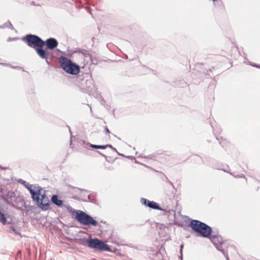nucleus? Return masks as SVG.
I'll return each mask as SVG.
<instances>
[{
    "label": "nucleus",
    "mask_w": 260,
    "mask_h": 260,
    "mask_svg": "<svg viewBox=\"0 0 260 260\" xmlns=\"http://www.w3.org/2000/svg\"><path fill=\"white\" fill-rule=\"evenodd\" d=\"M22 40L28 46L33 48L34 49L36 48L43 49V47L45 45L47 49L53 50L57 47L58 44L57 41L55 38H50L46 41H43L39 36L32 34L25 35L22 38Z\"/></svg>",
    "instance_id": "obj_1"
},
{
    "label": "nucleus",
    "mask_w": 260,
    "mask_h": 260,
    "mask_svg": "<svg viewBox=\"0 0 260 260\" xmlns=\"http://www.w3.org/2000/svg\"><path fill=\"white\" fill-rule=\"evenodd\" d=\"M66 207L72 215L75 214V218L81 224L89 226H96L98 225V221L86 212L80 210H76L69 205L66 206Z\"/></svg>",
    "instance_id": "obj_2"
},
{
    "label": "nucleus",
    "mask_w": 260,
    "mask_h": 260,
    "mask_svg": "<svg viewBox=\"0 0 260 260\" xmlns=\"http://www.w3.org/2000/svg\"><path fill=\"white\" fill-rule=\"evenodd\" d=\"M62 69L67 73L77 75L80 72V67L66 56H61L58 58Z\"/></svg>",
    "instance_id": "obj_3"
},
{
    "label": "nucleus",
    "mask_w": 260,
    "mask_h": 260,
    "mask_svg": "<svg viewBox=\"0 0 260 260\" xmlns=\"http://www.w3.org/2000/svg\"><path fill=\"white\" fill-rule=\"evenodd\" d=\"M84 243H87L90 248L95 250L102 251H111V249L107 244L97 238L90 239L85 241H83L81 244L84 245Z\"/></svg>",
    "instance_id": "obj_4"
},
{
    "label": "nucleus",
    "mask_w": 260,
    "mask_h": 260,
    "mask_svg": "<svg viewBox=\"0 0 260 260\" xmlns=\"http://www.w3.org/2000/svg\"><path fill=\"white\" fill-rule=\"evenodd\" d=\"M19 182L23 184L25 187L29 190L31 196L33 201L36 203L39 202V196L41 194V191L43 190L42 188L38 185L30 184L22 179H20Z\"/></svg>",
    "instance_id": "obj_5"
},
{
    "label": "nucleus",
    "mask_w": 260,
    "mask_h": 260,
    "mask_svg": "<svg viewBox=\"0 0 260 260\" xmlns=\"http://www.w3.org/2000/svg\"><path fill=\"white\" fill-rule=\"evenodd\" d=\"M211 240L212 243L216 247V249L223 252L224 249L222 248V245H223V240L221 236L219 234H213L211 235L210 237H208Z\"/></svg>",
    "instance_id": "obj_6"
},
{
    "label": "nucleus",
    "mask_w": 260,
    "mask_h": 260,
    "mask_svg": "<svg viewBox=\"0 0 260 260\" xmlns=\"http://www.w3.org/2000/svg\"><path fill=\"white\" fill-rule=\"evenodd\" d=\"M42 191V190L41 192ZM40 196H41V198H39V202L36 203L42 209L47 210L50 207L48 198L47 197L45 192L43 194L41 193Z\"/></svg>",
    "instance_id": "obj_7"
},
{
    "label": "nucleus",
    "mask_w": 260,
    "mask_h": 260,
    "mask_svg": "<svg viewBox=\"0 0 260 260\" xmlns=\"http://www.w3.org/2000/svg\"><path fill=\"white\" fill-rule=\"evenodd\" d=\"M212 232V230L211 227L204 223L203 225L201 226V228L200 229V230L197 232V233L199 234L200 236L203 237L207 238L210 237Z\"/></svg>",
    "instance_id": "obj_8"
},
{
    "label": "nucleus",
    "mask_w": 260,
    "mask_h": 260,
    "mask_svg": "<svg viewBox=\"0 0 260 260\" xmlns=\"http://www.w3.org/2000/svg\"><path fill=\"white\" fill-rule=\"evenodd\" d=\"M141 203L142 204L144 205L146 207H149L153 209L158 210L160 211H165L166 210L160 207L158 204L154 202L150 201L144 198L141 199Z\"/></svg>",
    "instance_id": "obj_9"
},
{
    "label": "nucleus",
    "mask_w": 260,
    "mask_h": 260,
    "mask_svg": "<svg viewBox=\"0 0 260 260\" xmlns=\"http://www.w3.org/2000/svg\"><path fill=\"white\" fill-rule=\"evenodd\" d=\"M35 50L41 58L45 59L47 64H50V61H49L48 59L50 55V52L49 51H47L44 49L41 48H36Z\"/></svg>",
    "instance_id": "obj_10"
},
{
    "label": "nucleus",
    "mask_w": 260,
    "mask_h": 260,
    "mask_svg": "<svg viewBox=\"0 0 260 260\" xmlns=\"http://www.w3.org/2000/svg\"><path fill=\"white\" fill-rule=\"evenodd\" d=\"M213 127V132L214 134L215 135L216 139L219 141V143L221 145V146L223 147H226L227 144H228L227 141L224 140L221 137H218L216 135L217 133H220L221 130L220 127H216L215 128L213 127V126H212Z\"/></svg>",
    "instance_id": "obj_11"
},
{
    "label": "nucleus",
    "mask_w": 260,
    "mask_h": 260,
    "mask_svg": "<svg viewBox=\"0 0 260 260\" xmlns=\"http://www.w3.org/2000/svg\"><path fill=\"white\" fill-rule=\"evenodd\" d=\"M201 221L196 219H192L189 223V226L191 228V229L196 233L200 230L201 226L203 225V223Z\"/></svg>",
    "instance_id": "obj_12"
},
{
    "label": "nucleus",
    "mask_w": 260,
    "mask_h": 260,
    "mask_svg": "<svg viewBox=\"0 0 260 260\" xmlns=\"http://www.w3.org/2000/svg\"><path fill=\"white\" fill-rule=\"evenodd\" d=\"M82 53L83 54L84 59L87 63H91L93 62L92 57L88 51L83 50Z\"/></svg>",
    "instance_id": "obj_13"
},
{
    "label": "nucleus",
    "mask_w": 260,
    "mask_h": 260,
    "mask_svg": "<svg viewBox=\"0 0 260 260\" xmlns=\"http://www.w3.org/2000/svg\"><path fill=\"white\" fill-rule=\"evenodd\" d=\"M52 203L58 207H61L63 205V201L58 199V196L53 194L51 199Z\"/></svg>",
    "instance_id": "obj_14"
},
{
    "label": "nucleus",
    "mask_w": 260,
    "mask_h": 260,
    "mask_svg": "<svg viewBox=\"0 0 260 260\" xmlns=\"http://www.w3.org/2000/svg\"><path fill=\"white\" fill-rule=\"evenodd\" d=\"M7 199L10 201V203L13 202H15L16 200V197L15 193L12 190L7 191L5 195Z\"/></svg>",
    "instance_id": "obj_15"
},
{
    "label": "nucleus",
    "mask_w": 260,
    "mask_h": 260,
    "mask_svg": "<svg viewBox=\"0 0 260 260\" xmlns=\"http://www.w3.org/2000/svg\"><path fill=\"white\" fill-rule=\"evenodd\" d=\"M85 82V85H86V89H85V90H86L88 92L89 89L91 86H93V83H92V80L91 79H86Z\"/></svg>",
    "instance_id": "obj_16"
},
{
    "label": "nucleus",
    "mask_w": 260,
    "mask_h": 260,
    "mask_svg": "<svg viewBox=\"0 0 260 260\" xmlns=\"http://www.w3.org/2000/svg\"><path fill=\"white\" fill-rule=\"evenodd\" d=\"M0 222L3 224H6L7 223V218L4 213L0 210Z\"/></svg>",
    "instance_id": "obj_17"
},
{
    "label": "nucleus",
    "mask_w": 260,
    "mask_h": 260,
    "mask_svg": "<svg viewBox=\"0 0 260 260\" xmlns=\"http://www.w3.org/2000/svg\"><path fill=\"white\" fill-rule=\"evenodd\" d=\"M89 146L90 147H91L92 148H95V149H106V148H107V146H105V145H94V144H89Z\"/></svg>",
    "instance_id": "obj_18"
},
{
    "label": "nucleus",
    "mask_w": 260,
    "mask_h": 260,
    "mask_svg": "<svg viewBox=\"0 0 260 260\" xmlns=\"http://www.w3.org/2000/svg\"><path fill=\"white\" fill-rule=\"evenodd\" d=\"M0 199L3 201L6 205H10V201L7 199V198L4 196H1Z\"/></svg>",
    "instance_id": "obj_19"
},
{
    "label": "nucleus",
    "mask_w": 260,
    "mask_h": 260,
    "mask_svg": "<svg viewBox=\"0 0 260 260\" xmlns=\"http://www.w3.org/2000/svg\"><path fill=\"white\" fill-rule=\"evenodd\" d=\"M143 158H148V159H153V156L152 155H144V156H141Z\"/></svg>",
    "instance_id": "obj_20"
},
{
    "label": "nucleus",
    "mask_w": 260,
    "mask_h": 260,
    "mask_svg": "<svg viewBox=\"0 0 260 260\" xmlns=\"http://www.w3.org/2000/svg\"><path fill=\"white\" fill-rule=\"evenodd\" d=\"M166 182H168L170 185H171L173 188H175L174 185H173V183L169 180V179L166 177Z\"/></svg>",
    "instance_id": "obj_21"
},
{
    "label": "nucleus",
    "mask_w": 260,
    "mask_h": 260,
    "mask_svg": "<svg viewBox=\"0 0 260 260\" xmlns=\"http://www.w3.org/2000/svg\"><path fill=\"white\" fill-rule=\"evenodd\" d=\"M8 21L5 23L3 25H0L1 28H4L8 27Z\"/></svg>",
    "instance_id": "obj_22"
},
{
    "label": "nucleus",
    "mask_w": 260,
    "mask_h": 260,
    "mask_svg": "<svg viewBox=\"0 0 260 260\" xmlns=\"http://www.w3.org/2000/svg\"><path fill=\"white\" fill-rule=\"evenodd\" d=\"M82 200L83 201H85V202H89V201H90V196L88 195L87 197H85Z\"/></svg>",
    "instance_id": "obj_23"
},
{
    "label": "nucleus",
    "mask_w": 260,
    "mask_h": 260,
    "mask_svg": "<svg viewBox=\"0 0 260 260\" xmlns=\"http://www.w3.org/2000/svg\"><path fill=\"white\" fill-rule=\"evenodd\" d=\"M8 27L9 28H10V29H11L12 30H13L14 29V27L12 25V24H11V23L10 22V21H8Z\"/></svg>",
    "instance_id": "obj_24"
},
{
    "label": "nucleus",
    "mask_w": 260,
    "mask_h": 260,
    "mask_svg": "<svg viewBox=\"0 0 260 260\" xmlns=\"http://www.w3.org/2000/svg\"><path fill=\"white\" fill-rule=\"evenodd\" d=\"M234 177H236V178H244L246 179L245 175H243V174H241V175H238L234 176Z\"/></svg>",
    "instance_id": "obj_25"
},
{
    "label": "nucleus",
    "mask_w": 260,
    "mask_h": 260,
    "mask_svg": "<svg viewBox=\"0 0 260 260\" xmlns=\"http://www.w3.org/2000/svg\"><path fill=\"white\" fill-rule=\"evenodd\" d=\"M105 134H110V131H109V129L107 126L105 127Z\"/></svg>",
    "instance_id": "obj_26"
},
{
    "label": "nucleus",
    "mask_w": 260,
    "mask_h": 260,
    "mask_svg": "<svg viewBox=\"0 0 260 260\" xmlns=\"http://www.w3.org/2000/svg\"><path fill=\"white\" fill-rule=\"evenodd\" d=\"M223 253V254L224 255V256L225 257L226 260H230L229 259V256L228 255V254H226L225 252H224V250H223V252H222Z\"/></svg>",
    "instance_id": "obj_27"
},
{
    "label": "nucleus",
    "mask_w": 260,
    "mask_h": 260,
    "mask_svg": "<svg viewBox=\"0 0 260 260\" xmlns=\"http://www.w3.org/2000/svg\"><path fill=\"white\" fill-rule=\"evenodd\" d=\"M97 152H98V153H99L101 155H102V156L104 157L105 158H107L105 154H104L103 153H102V152H101L100 151H98Z\"/></svg>",
    "instance_id": "obj_28"
},
{
    "label": "nucleus",
    "mask_w": 260,
    "mask_h": 260,
    "mask_svg": "<svg viewBox=\"0 0 260 260\" xmlns=\"http://www.w3.org/2000/svg\"><path fill=\"white\" fill-rule=\"evenodd\" d=\"M69 132L70 133V135H71V141H70V143L71 144L72 143V133L71 132V130L70 129V128L69 127Z\"/></svg>",
    "instance_id": "obj_29"
},
{
    "label": "nucleus",
    "mask_w": 260,
    "mask_h": 260,
    "mask_svg": "<svg viewBox=\"0 0 260 260\" xmlns=\"http://www.w3.org/2000/svg\"><path fill=\"white\" fill-rule=\"evenodd\" d=\"M17 38H9L8 40V41H14V40H17Z\"/></svg>",
    "instance_id": "obj_30"
},
{
    "label": "nucleus",
    "mask_w": 260,
    "mask_h": 260,
    "mask_svg": "<svg viewBox=\"0 0 260 260\" xmlns=\"http://www.w3.org/2000/svg\"><path fill=\"white\" fill-rule=\"evenodd\" d=\"M105 146H107V147H109L111 149H112V148H113V147L110 144H107V145H105Z\"/></svg>",
    "instance_id": "obj_31"
},
{
    "label": "nucleus",
    "mask_w": 260,
    "mask_h": 260,
    "mask_svg": "<svg viewBox=\"0 0 260 260\" xmlns=\"http://www.w3.org/2000/svg\"><path fill=\"white\" fill-rule=\"evenodd\" d=\"M183 245H182L181 246V247H181L180 253H181V254H182V248H183ZM181 260H182V255L181 256Z\"/></svg>",
    "instance_id": "obj_32"
},
{
    "label": "nucleus",
    "mask_w": 260,
    "mask_h": 260,
    "mask_svg": "<svg viewBox=\"0 0 260 260\" xmlns=\"http://www.w3.org/2000/svg\"><path fill=\"white\" fill-rule=\"evenodd\" d=\"M0 169H1V170H5V169H6V168H5L3 167L2 166H1L0 165Z\"/></svg>",
    "instance_id": "obj_33"
},
{
    "label": "nucleus",
    "mask_w": 260,
    "mask_h": 260,
    "mask_svg": "<svg viewBox=\"0 0 260 260\" xmlns=\"http://www.w3.org/2000/svg\"><path fill=\"white\" fill-rule=\"evenodd\" d=\"M112 149L113 150H114V151H115V152H117V150H116V149L115 148H114V147L112 148Z\"/></svg>",
    "instance_id": "obj_34"
},
{
    "label": "nucleus",
    "mask_w": 260,
    "mask_h": 260,
    "mask_svg": "<svg viewBox=\"0 0 260 260\" xmlns=\"http://www.w3.org/2000/svg\"><path fill=\"white\" fill-rule=\"evenodd\" d=\"M116 152L117 153V154H118L119 155H122V156H123V154H121V153H119L118 151H117Z\"/></svg>",
    "instance_id": "obj_35"
},
{
    "label": "nucleus",
    "mask_w": 260,
    "mask_h": 260,
    "mask_svg": "<svg viewBox=\"0 0 260 260\" xmlns=\"http://www.w3.org/2000/svg\"><path fill=\"white\" fill-rule=\"evenodd\" d=\"M113 136L116 138H117L119 140H120V138L119 137H117L115 135H113Z\"/></svg>",
    "instance_id": "obj_36"
},
{
    "label": "nucleus",
    "mask_w": 260,
    "mask_h": 260,
    "mask_svg": "<svg viewBox=\"0 0 260 260\" xmlns=\"http://www.w3.org/2000/svg\"><path fill=\"white\" fill-rule=\"evenodd\" d=\"M223 171L224 172H228L227 171H226V170H223Z\"/></svg>",
    "instance_id": "obj_37"
},
{
    "label": "nucleus",
    "mask_w": 260,
    "mask_h": 260,
    "mask_svg": "<svg viewBox=\"0 0 260 260\" xmlns=\"http://www.w3.org/2000/svg\"><path fill=\"white\" fill-rule=\"evenodd\" d=\"M109 170H112V169H113V168H109Z\"/></svg>",
    "instance_id": "obj_38"
},
{
    "label": "nucleus",
    "mask_w": 260,
    "mask_h": 260,
    "mask_svg": "<svg viewBox=\"0 0 260 260\" xmlns=\"http://www.w3.org/2000/svg\"><path fill=\"white\" fill-rule=\"evenodd\" d=\"M80 190H81V191H83V190L84 191V189H80Z\"/></svg>",
    "instance_id": "obj_39"
}]
</instances>
